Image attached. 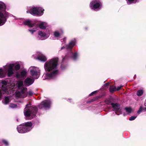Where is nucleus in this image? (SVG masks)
<instances>
[{
	"label": "nucleus",
	"mask_w": 146,
	"mask_h": 146,
	"mask_svg": "<svg viewBox=\"0 0 146 146\" xmlns=\"http://www.w3.org/2000/svg\"><path fill=\"white\" fill-rule=\"evenodd\" d=\"M50 31V30H46L44 33L39 31L38 32V38L42 40L46 39L49 36Z\"/></svg>",
	"instance_id": "obj_10"
},
{
	"label": "nucleus",
	"mask_w": 146,
	"mask_h": 146,
	"mask_svg": "<svg viewBox=\"0 0 146 146\" xmlns=\"http://www.w3.org/2000/svg\"><path fill=\"white\" fill-rule=\"evenodd\" d=\"M58 58H52L45 63L44 67L46 72L45 75L46 79L53 78L57 75L58 72Z\"/></svg>",
	"instance_id": "obj_2"
},
{
	"label": "nucleus",
	"mask_w": 146,
	"mask_h": 146,
	"mask_svg": "<svg viewBox=\"0 0 146 146\" xmlns=\"http://www.w3.org/2000/svg\"><path fill=\"white\" fill-rule=\"evenodd\" d=\"M3 143L6 145H8V142L6 140H3L2 141Z\"/></svg>",
	"instance_id": "obj_30"
},
{
	"label": "nucleus",
	"mask_w": 146,
	"mask_h": 146,
	"mask_svg": "<svg viewBox=\"0 0 146 146\" xmlns=\"http://www.w3.org/2000/svg\"><path fill=\"white\" fill-rule=\"evenodd\" d=\"M122 86L121 85L120 86H119L117 87V89L116 88V90H119L121 88Z\"/></svg>",
	"instance_id": "obj_31"
},
{
	"label": "nucleus",
	"mask_w": 146,
	"mask_h": 146,
	"mask_svg": "<svg viewBox=\"0 0 146 146\" xmlns=\"http://www.w3.org/2000/svg\"><path fill=\"white\" fill-rule=\"evenodd\" d=\"M111 105L112 106V108L113 109V110L116 111L115 113L117 115H119V114H118L117 112H119L120 113H121V111L120 110H119V109L120 108V105L117 103H111Z\"/></svg>",
	"instance_id": "obj_14"
},
{
	"label": "nucleus",
	"mask_w": 146,
	"mask_h": 146,
	"mask_svg": "<svg viewBox=\"0 0 146 146\" xmlns=\"http://www.w3.org/2000/svg\"><path fill=\"white\" fill-rule=\"evenodd\" d=\"M1 83L3 85L1 90L4 93H13L14 91L17 90L15 93L16 97L24 98L27 95V88L24 86L23 80H19L15 84L13 80L8 79L7 81L2 80Z\"/></svg>",
	"instance_id": "obj_1"
},
{
	"label": "nucleus",
	"mask_w": 146,
	"mask_h": 146,
	"mask_svg": "<svg viewBox=\"0 0 146 146\" xmlns=\"http://www.w3.org/2000/svg\"><path fill=\"white\" fill-rule=\"evenodd\" d=\"M51 102L50 100H45L42 102L38 106V108L40 109H42L43 108H48L51 106Z\"/></svg>",
	"instance_id": "obj_12"
},
{
	"label": "nucleus",
	"mask_w": 146,
	"mask_h": 146,
	"mask_svg": "<svg viewBox=\"0 0 146 146\" xmlns=\"http://www.w3.org/2000/svg\"><path fill=\"white\" fill-rule=\"evenodd\" d=\"M47 24L45 22H42L39 25V27L41 29H45L47 26Z\"/></svg>",
	"instance_id": "obj_20"
},
{
	"label": "nucleus",
	"mask_w": 146,
	"mask_h": 146,
	"mask_svg": "<svg viewBox=\"0 0 146 146\" xmlns=\"http://www.w3.org/2000/svg\"><path fill=\"white\" fill-rule=\"evenodd\" d=\"M145 106H146V105H145Z\"/></svg>",
	"instance_id": "obj_37"
},
{
	"label": "nucleus",
	"mask_w": 146,
	"mask_h": 146,
	"mask_svg": "<svg viewBox=\"0 0 146 146\" xmlns=\"http://www.w3.org/2000/svg\"><path fill=\"white\" fill-rule=\"evenodd\" d=\"M64 40H66V38H64L63 39V41H64Z\"/></svg>",
	"instance_id": "obj_36"
},
{
	"label": "nucleus",
	"mask_w": 146,
	"mask_h": 146,
	"mask_svg": "<svg viewBox=\"0 0 146 146\" xmlns=\"http://www.w3.org/2000/svg\"><path fill=\"white\" fill-rule=\"evenodd\" d=\"M33 94V93L31 92H28V94L29 96H31Z\"/></svg>",
	"instance_id": "obj_32"
},
{
	"label": "nucleus",
	"mask_w": 146,
	"mask_h": 146,
	"mask_svg": "<svg viewBox=\"0 0 146 146\" xmlns=\"http://www.w3.org/2000/svg\"><path fill=\"white\" fill-rule=\"evenodd\" d=\"M6 65L3 67V70L1 68H0V78H3L6 77L7 74V70H5V67Z\"/></svg>",
	"instance_id": "obj_17"
},
{
	"label": "nucleus",
	"mask_w": 146,
	"mask_h": 146,
	"mask_svg": "<svg viewBox=\"0 0 146 146\" xmlns=\"http://www.w3.org/2000/svg\"><path fill=\"white\" fill-rule=\"evenodd\" d=\"M6 7L5 4L0 1V26L3 25L9 17V14L5 11Z\"/></svg>",
	"instance_id": "obj_4"
},
{
	"label": "nucleus",
	"mask_w": 146,
	"mask_h": 146,
	"mask_svg": "<svg viewBox=\"0 0 146 146\" xmlns=\"http://www.w3.org/2000/svg\"><path fill=\"white\" fill-rule=\"evenodd\" d=\"M36 30V29H29V31L31 34H33Z\"/></svg>",
	"instance_id": "obj_28"
},
{
	"label": "nucleus",
	"mask_w": 146,
	"mask_h": 146,
	"mask_svg": "<svg viewBox=\"0 0 146 146\" xmlns=\"http://www.w3.org/2000/svg\"><path fill=\"white\" fill-rule=\"evenodd\" d=\"M143 92L142 90H139L137 92V94L138 96H140L142 95Z\"/></svg>",
	"instance_id": "obj_25"
},
{
	"label": "nucleus",
	"mask_w": 146,
	"mask_h": 146,
	"mask_svg": "<svg viewBox=\"0 0 146 146\" xmlns=\"http://www.w3.org/2000/svg\"><path fill=\"white\" fill-rule=\"evenodd\" d=\"M76 43V40L75 39H74L70 41L68 45H66L65 46H63L61 47V50L65 48L66 49L69 50L67 54L66 55L65 57L63 58V61H64L68 57H70L74 60L76 59L78 56V54L76 52L73 54L72 51V48L75 45Z\"/></svg>",
	"instance_id": "obj_3"
},
{
	"label": "nucleus",
	"mask_w": 146,
	"mask_h": 146,
	"mask_svg": "<svg viewBox=\"0 0 146 146\" xmlns=\"http://www.w3.org/2000/svg\"><path fill=\"white\" fill-rule=\"evenodd\" d=\"M33 78L28 77L26 78L24 81V84L26 86H28L32 84L34 82Z\"/></svg>",
	"instance_id": "obj_16"
},
{
	"label": "nucleus",
	"mask_w": 146,
	"mask_h": 146,
	"mask_svg": "<svg viewBox=\"0 0 146 146\" xmlns=\"http://www.w3.org/2000/svg\"><path fill=\"white\" fill-rule=\"evenodd\" d=\"M29 70L33 78L35 79H37L38 78L40 74V70L38 68L32 66L29 68Z\"/></svg>",
	"instance_id": "obj_9"
},
{
	"label": "nucleus",
	"mask_w": 146,
	"mask_h": 146,
	"mask_svg": "<svg viewBox=\"0 0 146 146\" xmlns=\"http://www.w3.org/2000/svg\"><path fill=\"white\" fill-rule=\"evenodd\" d=\"M109 84V83H107L106 84H105L104 85V86H107Z\"/></svg>",
	"instance_id": "obj_35"
},
{
	"label": "nucleus",
	"mask_w": 146,
	"mask_h": 146,
	"mask_svg": "<svg viewBox=\"0 0 146 146\" xmlns=\"http://www.w3.org/2000/svg\"><path fill=\"white\" fill-rule=\"evenodd\" d=\"M137 116H131L129 119V120L130 121L133 120H134L137 117Z\"/></svg>",
	"instance_id": "obj_29"
},
{
	"label": "nucleus",
	"mask_w": 146,
	"mask_h": 146,
	"mask_svg": "<svg viewBox=\"0 0 146 146\" xmlns=\"http://www.w3.org/2000/svg\"><path fill=\"white\" fill-rule=\"evenodd\" d=\"M9 106L10 108H17V106L16 104L13 103H11L9 105Z\"/></svg>",
	"instance_id": "obj_26"
},
{
	"label": "nucleus",
	"mask_w": 146,
	"mask_h": 146,
	"mask_svg": "<svg viewBox=\"0 0 146 146\" xmlns=\"http://www.w3.org/2000/svg\"><path fill=\"white\" fill-rule=\"evenodd\" d=\"M127 3L128 5L135 3L138 2V0H126Z\"/></svg>",
	"instance_id": "obj_22"
},
{
	"label": "nucleus",
	"mask_w": 146,
	"mask_h": 146,
	"mask_svg": "<svg viewBox=\"0 0 146 146\" xmlns=\"http://www.w3.org/2000/svg\"><path fill=\"white\" fill-rule=\"evenodd\" d=\"M29 9L30 11H27V13L29 12L33 15L38 16L42 15L44 11V9L40 7H34L31 8L30 7Z\"/></svg>",
	"instance_id": "obj_8"
},
{
	"label": "nucleus",
	"mask_w": 146,
	"mask_h": 146,
	"mask_svg": "<svg viewBox=\"0 0 146 146\" xmlns=\"http://www.w3.org/2000/svg\"><path fill=\"white\" fill-rule=\"evenodd\" d=\"M27 72L26 70H22L20 73L17 72L16 74V77L18 78H24L26 77Z\"/></svg>",
	"instance_id": "obj_15"
},
{
	"label": "nucleus",
	"mask_w": 146,
	"mask_h": 146,
	"mask_svg": "<svg viewBox=\"0 0 146 146\" xmlns=\"http://www.w3.org/2000/svg\"><path fill=\"white\" fill-rule=\"evenodd\" d=\"M2 96V93L1 92V90H0V100H1V98Z\"/></svg>",
	"instance_id": "obj_33"
},
{
	"label": "nucleus",
	"mask_w": 146,
	"mask_h": 146,
	"mask_svg": "<svg viewBox=\"0 0 146 146\" xmlns=\"http://www.w3.org/2000/svg\"><path fill=\"white\" fill-rule=\"evenodd\" d=\"M101 4L98 1L96 0L93 1L90 4L91 9L97 11L101 7Z\"/></svg>",
	"instance_id": "obj_11"
},
{
	"label": "nucleus",
	"mask_w": 146,
	"mask_h": 146,
	"mask_svg": "<svg viewBox=\"0 0 146 146\" xmlns=\"http://www.w3.org/2000/svg\"><path fill=\"white\" fill-rule=\"evenodd\" d=\"M63 33L62 31H56L54 32V35L56 38H59L60 35Z\"/></svg>",
	"instance_id": "obj_19"
},
{
	"label": "nucleus",
	"mask_w": 146,
	"mask_h": 146,
	"mask_svg": "<svg viewBox=\"0 0 146 146\" xmlns=\"http://www.w3.org/2000/svg\"><path fill=\"white\" fill-rule=\"evenodd\" d=\"M16 70H18L20 68V66L18 62L14 63L7 64L5 67V70H7V76L10 77L14 74V67Z\"/></svg>",
	"instance_id": "obj_5"
},
{
	"label": "nucleus",
	"mask_w": 146,
	"mask_h": 146,
	"mask_svg": "<svg viewBox=\"0 0 146 146\" xmlns=\"http://www.w3.org/2000/svg\"><path fill=\"white\" fill-rule=\"evenodd\" d=\"M10 98L9 97H5L4 100L2 101L3 103L5 105L7 104L10 101Z\"/></svg>",
	"instance_id": "obj_21"
},
{
	"label": "nucleus",
	"mask_w": 146,
	"mask_h": 146,
	"mask_svg": "<svg viewBox=\"0 0 146 146\" xmlns=\"http://www.w3.org/2000/svg\"><path fill=\"white\" fill-rule=\"evenodd\" d=\"M37 111V108L31 106L30 103L27 104L24 110V113L26 116H31L33 118L35 115Z\"/></svg>",
	"instance_id": "obj_6"
},
{
	"label": "nucleus",
	"mask_w": 146,
	"mask_h": 146,
	"mask_svg": "<svg viewBox=\"0 0 146 146\" xmlns=\"http://www.w3.org/2000/svg\"><path fill=\"white\" fill-rule=\"evenodd\" d=\"M20 20H22L23 23L24 25H27L29 27H32L34 26L35 24L34 23H32L31 21L29 20H27L24 21L22 19H19Z\"/></svg>",
	"instance_id": "obj_18"
},
{
	"label": "nucleus",
	"mask_w": 146,
	"mask_h": 146,
	"mask_svg": "<svg viewBox=\"0 0 146 146\" xmlns=\"http://www.w3.org/2000/svg\"><path fill=\"white\" fill-rule=\"evenodd\" d=\"M32 125L31 122L25 123L22 125H19L17 127L18 131L20 133H24L28 132L32 129Z\"/></svg>",
	"instance_id": "obj_7"
},
{
	"label": "nucleus",
	"mask_w": 146,
	"mask_h": 146,
	"mask_svg": "<svg viewBox=\"0 0 146 146\" xmlns=\"http://www.w3.org/2000/svg\"><path fill=\"white\" fill-rule=\"evenodd\" d=\"M125 110L128 113H130L132 111V109L130 107H126L125 108Z\"/></svg>",
	"instance_id": "obj_23"
},
{
	"label": "nucleus",
	"mask_w": 146,
	"mask_h": 146,
	"mask_svg": "<svg viewBox=\"0 0 146 146\" xmlns=\"http://www.w3.org/2000/svg\"><path fill=\"white\" fill-rule=\"evenodd\" d=\"M146 109V108H143L142 106H141L137 111V113L138 114L140 113L143 110H145Z\"/></svg>",
	"instance_id": "obj_27"
},
{
	"label": "nucleus",
	"mask_w": 146,
	"mask_h": 146,
	"mask_svg": "<svg viewBox=\"0 0 146 146\" xmlns=\"http://www.w3.org/2000/svg\"><path fill=\"white\" fill-rule=\"evenodd\" d=\"M116 90V88L114 86H111L110 87V91L111 92H112Z\"/></svg>",
	"instance_id": "obj_24"
},
{
	"label": "nucleus",
	"mask_w": 146,
	"mask_h": 146,
	"mask_svg": "<svg viewBox=\"0 0 146 146\" xmlns=\"http://www.w3.org/2000/svg\"><path fill=\"white\" fill-rule=\"evenodd\" d=\"M37 56V59L41 61L44 62L47 60V58L45 56L40 52H38L36 53Z\"/></svg>",
	"instance_id": "obj_13"
},
{
	"label": "nucleus",
	"mask_w": 146,
	"mask_h": 146,
	"mask_svg": "<svg viewBox=\"0 0 146 146\" xmlns=\"http://www.w3.org/2000/svg\"><path fill=\"white\" fill-rule=\"evenodd\" d=\"M96 92V91H95L94 92H92L91 94H90V95L91 96V95L94 94V93H95Z\"/></svg>",
	"instance_id": "obj_34"
}]
</instances>
